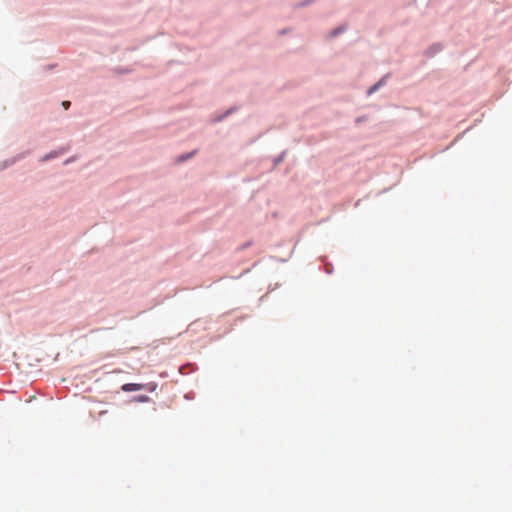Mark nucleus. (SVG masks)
<instances>
[{
    "instance_id": "f257e3e1",
    "label": "nucleus",
    "mask_w": 512,
    "mask_h": 512,
    "mask_svg": "<svg viewBox=\"0 0 512 512\" xmlns=\"http://www.w3.org/2000/svg\"><path fill=\"white\" fill-rule=\"evenodd\" d=\"M157 385L155 383H148V384H138V383H127L122 385L121 389L124 392H132V391H139V390H148L150 392H153L156 389Z\"/></svg>"
},
{
    "instance_id": "f03ea898",
    "label": "nucleus",
    "mask_w": 512,
    "mask_h": 512,
    "mask_svg": "<svg viewBox=\"0 0 512 512\" xmlns=\"http://www.w3.org/2000/svg\"><path fill=\"white\" fill-rule=\"evenodd\" d=\"M139 402H147L149 400L148 396L142 395L136 398Z\"/></svg>"
},
{
    "instance_id": "7ed1b4c3",
    "label": "nucleus",
    "mask_w": 512,
    "mask_h": 512,
    "mask_svg": "<svg viewBox=\"0 0 512 512\" xmlns=\"http://www.w3.org/2000/svg\"><path fill=\"white\" fill-rule=\"evenodd\" d=\"M70 105H71L70 101H63L62 102V106L66 110L70 107Z\"/></svg>"
},
{
    "instance_id": "20e7f679",
    "label": "nucleus",
    "mask_w": 512,
    "mask_h": 512,
    "mask_svg": "<svg viewBox=\"0 0 512 512\" xmlns=\"http://www.w3.org/2000/svg\"><path fill=\"white\" fill-rule=\"evenodd\" d=\"M53 157H56V153H50V154L45 155L43 160H48V159L53 158Z\"/></svg>"
},
{
    "instance_id": "39448f33",
    "label": "nucleus",
    "mask_w": 512,
    "mask_h": 512,
    "mask_svg": "<svg viewBox=\"0 0 512 512\" xmlns=\"http://www.w3.org/2000/svg\"><path fill=\"white\" fill-rule=\"evenodd\" d=\"M378 86H379V84H376V85H374L373 87H371V88L369 89L368 93H369V94H372L374 91H376V90H377Z\"/></svg>"
},
{
    "instance_id": "423d86ee",
    "label": "nucleus",
    "mask_w": 512,
    "mask_h": 512,
    "mask_svg": "<svg viewBox=\"0 0 512 512\" xmlns=\"http://www.w3.org/2000/svg\"><path fill=\"white\" fill-rule=\"evenodd\" d=\"M340 31H341V29H340V28H338V29L334 30V31H333V33H332V36H336L337 34H339V33H340Z\"/></svg>"
},
{
    "instance_id": "0eeeda50",
    "label": "nucleus",
    "mask_w": 512,
    "mask_h": 512,
    "mask_svg": "<svg viewBox=\"0 0 512 512\" xmlns=\"http://www.w3.org/2000/svg\"><path fill=\"white\" fill-rule=\"evenodd\" d=\"M189 157H190V155H188V156H186V157L182 156V157L180 158V161H184L185 159H187V158H189Z\"/></svg>"
}]
</instances>
